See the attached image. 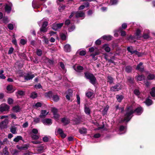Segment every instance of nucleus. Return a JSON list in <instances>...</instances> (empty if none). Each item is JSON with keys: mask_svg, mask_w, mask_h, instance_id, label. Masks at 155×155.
I'll use <instances>...</instances> for the list:
<instances>
[{"mask_svg": "<svg viewBox=\"0 0 155 155\" xmlns=\"http://www.w3.org/2000/svg\"><path fill=\"white\" fill-rule=\"evenodd\" d=\"M84 78L87 79L89 80L90 82L94 86L97 81L96 78L92 73L87 71L84 73Z\"/></svg>", "mask_w": 155, "mask_h": 155, "instance_id": "obj_1", "label": "nucleus"}, {"mask_svg": "<svg viewBox=\"0 0 155 155\" xmlns=\"http://www.w3.org/2000/svg\"><path fill=\"white\" fill-rule=\"evenodd\" d=\"M122 89V86L120 83H117L114 86L111 87L110 90L113 92L118 91Z\"/></svg>", "mask_w": 155, "mask_h": 155, "instance_id": "obj_2", "label": "nucleus"}, {"mask_svg": "<svg viewBox=\"0 0 155 155\" xmlns=\"http://www.w3.org/2000/svg\"><path fill=\"white\" fill-rule=\"evenodd\" d=\"M10 107L7 104L3 103L0 105V111L2 112L4 111H8Z\"/></svg>", "mask_w": 155, "mask_h": 155, "instance_id": "obj_3", "label": "nucleus"}, {"mask_svg": "<svg viewBox=\"0 0 155 155\" xmlns=\"http://www.w3.org/2000/svg\"><path fill=\"white\" fill-rule=\"evenodd\" d=\"M133 114V110H131L129 112H127L124 115L125 118L127 120V123L131 119L132 116H131Z\"/></svg>", "mask_w": 155, "mask_h": 155, "instance_id": "obj_4", "label": "nucleus"}, {"mask_svg": "<svg viewBox=\"0 0 155 155\" xmlns=\"http://www.w3.org/2000/svg\"><path fill=\"white\" fill-rule=\"evenodd\" d=\"M135 69L139 71L143 72L144 71V66L143 65V63L140 62L137 65Z\"/></svg>", "mask_w": 155, "mask_h": 155, "instance_id": "obj_5", "label": "nucleus"}, {"mask_svg": "<svg viewBox=\"0 0 155 155\" xmlns=\"http://www.w3.org/2000/svg\"><path fill=\"white\" fill-rule=\"evenodd\" d=\"M143 111V109L142 107H137L134 110H133V113H135L137 115L141 114Z\"/></svg>", "mask_w": 155, "mask_h": 155, "instance_id": "obj_6", "label": "nucleus"}, {"mask_svg": "<svg viewBox=\"0 0 155 155\" xmlns=\"http://www.w3.org/2000/svg\"><path fill=\"white\" fill-rule=\"evenodd\" d=\"M16 147L18 149L21 151L26 150L29 147V144H27L23 145L21 147L19 145H17Z\"/></svg>", "mask_w": 155, "mask_h": 155, "instance_id": "obj_7", "label": "nucleus"}, {"mask_svg": "<svg viewBox=\"0 0 155 155\" xmlns=\"http://www.w3.org/2000/svg\"><path fill=\"white\" fill-rule=\"evenodd\" d=\"M86 96L89 99H92L94 96V94L93 91H89L86 93Z\"/></svg>", "mask_w": 155, "mask_h": 155, "instance_id": "obj_8", "label": "nucleus"}, {"mask_svg": "<svg viewBox=\"0 0 155 155\" xmlns=\"http://www.w3.org/2000/svg\"><path fill=\"white\" fill-rule=\"evenodd\" d=\"M48 112H47L46 110H41V113L39 116V117L41 119H43L45 118V117L48 114Z\"/></svg>", "mask_w": 155, "mask_h": 155, "instance_id": "obj_9", "label": "nucleus"}, {"mask_svg": "<svg viewBox=\"0 0 155 155\" xmlns=\"http://www.w3.org/2000/svg\"><path fill=\"white\" fill-rule=\"evenodd\" d=\"M87 104H85L84 105V112L86 114L89 115L91 113V110L89 107L87 106Z\"/></svg>", "mask_w": 155, "mask_h": 155, "instance_id": "obj_10", "label": "nucleus"}, {"mask_svg": "<svg viewBox=\"0 0 155 155\" xmlns=\"http://www.w3.org/2000/svg\"><path fill=\"white\" fill-rule=\"evenodd\" d=\"M75 17L76 18H79L84 17H85V13L82 11L80 12H76Z\"/></svg>", "mask_w": 155, "mask_h": 155, "instance_id": "obj_11", "label": "nucleus"}, {"mask_svg": "<svg viewBox=\"0 0 155 155\" xmlns=\"http://www.w3.org/2000/svg\"><path fill=\"white\" fill-rule=\"evenodd\" d=\"M41 121L44 124H47L48 125H50L52 124V120L50 118L43 119L41 120Z\"/></svg>", "mask_w": 155, "mask_h": 155, "instance_id": "obj_12", "label": "nucleus"}, {"mask_svg": "<svg viewBox=\"0 0 155 155\" xmlns=\"http://www.w3.org/2000/svg\"><path fill=\"white\" fill-rule=\"evenodd\" d=\"M61 122L64 124V126L70 123V120L65 117H64L61 119Z\"/></svg>", "mask_w": 155, "mask_h": 155, "instance_id": "obj_13", "label": "nucleus"}, {"mask_svg": "<svg viewBox=\"0 0 155 155\" xmlns=\"http://www.w3.org/2000/svg\"><path fill=\"white\" fill-rule=\"evenodd\" d=\"M73 68L74 70L78 72H80L84 70V68L81 66L78 65L77 66L76 68H75V66H74Z\"/></svg>", "mask_w": 155, "mask_h": 155, "instance_id": "obj_14", "label": "nucleus"}, {"mask_svg": "<svg viewBox=\"0 0 155 155\" xmlns=\"http://www.w3.org/2000/svg\"><path fill=\"white\" fill-rule=\"evenodd\" d=\"M67 94L66 96V98L68 100H70V97L72 96L73 92L71 90H69L67 92Z\"/></svg>", "mask_w": 155, "mask_h": 155, "instance_id": "obj_15", "label": "nucleus"}, {"mask_svg": "<svg viewBox=\"0 0 155 155\" xmlns=\"http://www.w3.org/2000/svg\"><path fill=\"white\" fill-rule=\"evenodd\" d=\"M133 49V48L132 47L131 48L130 47H128L127 48V51L129 52L131 54H135L137 55L138 52L137 50L132 51Z\"/></svg>", "mask_w": 155, "mask_h": 155, "instance_id": "obj_16", "label": "nucleus"}, {"mask_svg": "<svg viewBox=\"0 0 155 155\" xmlns=\"http://www.w3.org/2000/svg\"><path fill=\"white\" fill-rule=\"evenodd\" d=\"M125 71L127 73H131L133 71L132 67L130 65L126 66L125 68Z\"/></svg>", "mask_w": 155, "mask_h": 155, "instance_id": "obj_17", "label": "nucleus"}, {"mask_svg": "<svg viewBox=\"0 0 155 155\" xmlns=\"http://www.w3.org/2000/svg\"><path fill=\"white\" fill-rule=\"evenodd\" d=\"M16 95L18 98L20 97L21 96H23L25 94L24 91L22 90H18L15 93Z\"/></svg>", "mask_w": 155, "mask_h": 155, "instance_id": "obj_18", "label": "nucleus"}, {"mask_svg": "<svg viewBox=\"0 0 155 155\" xmlns=\"http://www.w3.org/2000/svg\"><path fill=\"white\" fill-rule=\"evenodd\" d=\"M102 48L107 52H109L110 51V48L109 47V45L107 44H104L102 46Z\"/></svg>", "mask_w": 155, "mask_h": 155, "instance_id": "obj_19", "label": "nucleus"}, {"mask_svg": "<svg viewBox=\"0 0 155 155\" xmlns=\"http://www.w3.org/2000/svg\"><path fill=\"white\" fill-rule=\"evenodd\" d=\"M45 97L51 99L53 96V93L51 91H49L48 92H45L44 94Z\"/></svg>", "mask_w": 155, "mask_h": 155, "instance_id": "obj_20", "label": "nucleus"}, {"mask_svg": "<svg viewBox=\"0 0 155 155\" xmlns=\"http://www.w3.org/2000/svg\"><path fill=\"white\" fill-rule=\"evenodd\" d=\"M21 109L18 105H16L13 107L12 110L14 112L17 113L20 111Z\"/></svg>", "mask_w": 155, "mask_h": 155, "instance_id": "obj_21", "label": "nucleus"}, {"mask_svg": "<svg viewBox=\"0 0 155 155\" xmlns=\"http://www.w3.org/2000/svg\"><path fill=\"white\" fill-rule=\"evenodd\" d=\"M117 32L120 33V35L121 36L124 37L126 35V32L125 31L123 30L122 28L120 27H119L117 31Z\"/></svg>", "mask_w": 155, "mask_h": 155, "instance_id": "obj_22", "label": "nucleus"}, {"mask_svg": "<svg viewBox=\"0 0 155 155\" xmlns=\"http://www.w3.org/2000/svg\"><path fill=\"white\" fill-rule=\"evenodd\" d=\"M6 89L9 93H12L15 91V90L13 89L12 86L8 85L6 87Z\"/></svg>", "mask_w": 155, "mask_h": 155, "instance_id": "obj_23", "label": "nucleus"}, {"mask_svg": "<svg viewBox=\"0 0 155 155\" xmlns=\"http://www.w3.org/2000/svg\"><path fill=\"white\" fill-rule=\"evenodd\" d=\"M78 131L81 134H86L87 133V129L84 127L80 128Z\"/></svg>", "mask_w": 155, "mask_h": 155, "instance_id": "obj_24", "label": "nucleus"}, {"mask_svg": "<svg viewBox=\"0 0 155 155\" xmlns=\"http://www.w3.org/2000/svg\"><path fill=\"white\" fill-rule=\"evenodd\" d=\"M34 77V74L30 75L29 73H28L26 76H25V78L26 80H29L32 79Z\"/></svg>", "mask_w": 155, "mask_h": 155, "instance_id": "obj_25", "label": "nucleus"}, {"mask_svg": "<svg viewBox=\"0 0 155 155\" xmlns=\"http://www.w3.org/2000/svg\"><path fill=\"white\" fill-rule=\"evenodd\" d=\"M113 38V37L110 35H104L102 36V38L104 40H106L107 41H111Z\"/></svg>", "mask_w": 155, "mask_h": 155, "instance_id": "obj_26", "label": "nucleus"}, {"mask_svg": "<svg viewBox=\"0 0 155 155\" xmlns=\"http://www.w3.org/2000/svg\"><path fill=\"white\" fill-rule=\"evenodd\" d=\"M141 33V31L139 29H137L136 31V32L135 33V35L137 36L136 39L137 40L140 39L141 36H140V35Z\"/></svg>", "mask_w": 155, "mask_h": 155, "instance_id": "obj_27", "label": "nucleus"}, {"mask_svg": "<svg viewBox=\"0 0 155 155\" xmlns=\"http://www.w3.org/2000/svg\"><path fill=\"white\" fill-rule=\"evenodd\" d=\"M64 49L65 51L67 52H69L71 51L70 45L68 44H66L64 45Z\"/></svg>", "mask_w": 155, "mask_h": 155, "instance_id": "obj_28", "label": "nucleus"}, {"mask_svg": "<svg viewBox=\"0 0 155 155\" xmlns=\"http://www.w3.org/2000/svg\"><path fill=\"white\" fill-rule=\"evenodd\" d=\"M107 82H108L110 84H111L113 83L114 79L110 75H108L107 77Z\"/></svg>", "mask_w": 155, "mask_h": 155, "instance_id": "obj_29", "label": "nucleus"}, {"mask_svg": "<svg viewBox=\"0 0 155 155\" xmlns=\"http://www.w3.org/2000/svg\"><path fill=\"white\" fill-rule=\"evenodd\" d=\"M116 98L118 102H120L124 99V96L122 95L117 94L116 96Z\"/></svg>", "mask_w": 155, "mask_h": 155, "instance_id": "obj_30", "label": "nucleus"}, {"mask_svg": "<svg viewBox=\"0 0 155 155\" xmlns=\"http://www.w3.org/2000/svg\"><path fill=\"white\" fill-rule=\"evenodd\" d=\"M144 103L147 106H149L152 104L153 101L151 100L149 98H147L146 99Z\"/></svg>", "mask_w": 155, "mask_h": 155, "instance_id": "obj_31", "label": "nucleus"}, {"mask_svg": "<svg viewBox=\"0 0 155 155\" xmlns=\"http://www.w3.org/2000/svg\"><path fill=\"white\" fill-rule=\"evenodd\" d=\"M52 98L53 101L55 102H57L60 99L59 96L57 94L53 95Z\"/></svg>", "mask_w": 155, "mask_h": 155, "instance_id": "obj_32", "label": "nucleus"}, {"mask_svg": "<svg viewBox=\"0 0 155 155\" xmlns=\"http://www.w3.org/2000/svg\"><path fill=\"white\" fill-rule=\"evenodd\" d=\"M127 82L130 84L134 83V78L131 76H128L127 78Z\"/></svg>", "mask_w": 155, "mask_h": 155, "instance_id": "obj_33", "label": "nucleus"}, {"mask_svg": "<svg viewBox=\"0 0 155 155\" xmlns=\"http://www.w3.org/2000/svg\"><path fill=\"white\" fill-rule=\"evenodd\" d=\"M5 10L6 12L8 13H9L12 10L11 7L8 5H6L5 6Z\"/></svg>", "mask_w": 155, "mask_h": 155, "instance_id": "obj_34", "label": "nucleus"}, {"mask_svg": "<svg viewBox=\"0 0 155 155\" xmlns=\"http://www.w3.org/2000/svg\"><path fill=\"white\" fill-rule=\"evenodd\" d=\"M20 140H23L22 137L21 136H18L14 139L13 141L16 142H18Z\"/></svg>", "mask_w": 155, "mask_h": 155, "instance_id": "obj_35", "label": "nucleus"}, {"mask_svg": "<svg viewBox=\"0 0 155 155\" xmlns=\"http://www.w3.org/2000/svg\"><path fill=\"white\" fill-rule=\"evenodd\" d=\"M17 128L15 126H12L10 129V132L14 134L16 133Z\"/></svg>", "mask_w": 155, "mask_h": 155, "instance_id": "obj_36", "label": "nucleus"}, {"mask_svg": "<svg viewBox=\"0 0 155 155\" xmlns=\"http://www.w3.org/2000/svg\"><path fill=\"white\" fill-rule=\"evenodd\" d=\"M155 77V75L152 74H149L147 76V78L149 80L154 79Z\"/></svg>", "mask_w": 155, "mask_h": 155, "instance_id": "obj_37", "label": "nucleus"}, {"mask_svg": "<svg viewBox=\"0 0 155 155\" xmlns=\"http://www.w3.org/2000/svg\"><path fill=\"white\" fill-rule=\"evenodd\" d=\"M99 52L98 51H95L94 53L91 54V56L92 57V58L94 59L95 60L97 59V58H96L95 56L99 54Z\"/></svg>", "mask_w": 155, "mask_h": 155, "instance_id": "obj_38", "label": "nucleus"}, {"mask_svg": "<svg viewBox=\"0 0 155 155\" xmlns=\"http://www.w3.org/2000/svg\"><path fill=\"white\" fill-rule=\"evenodd\" d=\"M37 96V94L35 92H33L31 94L30 97L34 99L36 98Z\"/></svg>", "mask_w": 155, "mask_h": 155, "instance_id": "obj_39", "label": "nucleus"}, {"mask_svg": "<svg viewBox=\"0 0 155 155\" xmlns=\"http://www.w3.org/2000/svg\"><path fill=\"white\" fill-rule=\"evenodd\" d=\"M66 6L62 4H61L58 7V9L60 12L64 10Z\"/></svg>", "mask_w": 155, "mask_h": 155, "instance_id": "obj_40", "label": "nucleus"}, {"mask_svg": "<svg viewBox=\"0 0 155 155\" xmlns=\"http://www.w3.org/2000/svg\"><path fill=\"white\" fill-rule=\"evenodd\" d=\"M3 152L4 155H9L8 149L7 147H5L3 150Z\"/></svg>", "mask_w": 155, "mask_h": 155, "instance_id": "obj_41", "label": "nucleus"}, {"mask_svg": "<svg viewBox=\"0 0 155 155\" xmlns=\"http://www.w3.org/2000/svg\"><path fill=\"white\" fill-rule=\"evenodd\" d=\"M75 28V26L74 25H71L70 27L68 28V31L71 32L73 31Z\"/></svg>", "mask_w": 155, "mask_h": 155, "instance_id": "obj_42", "label": "nucleus"}, {"mask_svg": "<svg viewBox=\"0 0 155 155\" xmlns=\"http://www.w3.org/2000/svg\"><path fill=\"white\" fill-rule=\"evenodd\" d=\"M60 37L61 39L63 41H64L66 39V36L65 34L62 33L60 34Z\"/></svg>", "mask_w": 155, "mask_h": 155, "instance_id": "obj_43", "label": "nucleus"}, {"mask_svg": "<svg viewBox=\"0 0 155 155\" xmlns=\"http://www.w3.org/2000/svg\"><path fill=\"white\" fill-rule=\"evenodd\" d=\"M118 2V0H110V3L111 5H115L117 4Z\"/></svg>", "mask_w": 155, "mask_h": 155, "instance_id": "obj_44", "label": "nucleus"}, {"mask_svg": "<svg viewBox=\"0 0 155 155\" xmlns=\"http://www.w3.org/2000/svg\"><path fill=\"white\" fill-rule=\"evenodd\" d=\"M127 125L125 124V126H124L123 125H121L120 126L119 128V130L120 131H122L125 129H127Z\"/></svg>", "mask_w": 155, "mask_h": 155, "instance_id": "obj_45", "label": "nucleus"}, {"mask_svg": "<svg viewBox=\"0 0 155 155\" xmlns=\"http://www.w3.org/2000/svg\"><path fill=\"white\" fill-rule=\"evenodd\" d=\"M144 76L143 75H138L137 77V80L139 81H142L144 79Z\"/></svg>", "mask_w": 155, "mask_h": 155, "instance_id": "obj_46", "label": "nucleus"}, {"mask_svg": "<svg viewBox=\"0 0 155 155\" xmlns=\"http://www.w3.org/2000/svg\"><path fill=\"white\" fill-rule=\"evenodd\" d=\"M51 111L53 115L58 114V110L55 107H53Z\"/></svg>", "mask_w": 155, "mask_h": 155, "instance_id": "obj_47", "label": "nucleus"}, {"mask_svg": "<svg viewBox=\"0 0 155 155\" xmlns=\"http://www.w3.org/2000/svg\"><path fill=\"white\" fill-rule=\"evenodd\" d=\"M32 6L34 8H38V6L37 2L34 1L32 2Z\"/></svg>", "mask_w": 155, "mask_h": 155, "instance_id": "obj_48", "label": "nucleus"}, {"mask_svg": "<svg viewBox=\"0 0 155 155\" xmlns=\"http://www.w3.org/2000/svg\"><path fill=\"white\" fill-rule=\"evenodd\" d=\"M47 31L48 29L47 28H44L42 27H41L40 29V31L43 33H45Z\"/></svg>", "mask_w": 155, "mask_h": 155, "instance_id": "obj_49", "label": "nucleus"}, {"mask_svg": "<svg viewBox=\"0 0 155 155\" xmlns=\"http://www.w3.org/2000/svg\"><path fill=\"white\" fill-rule=\"evenodd\" d=\"M53 117L54 119H55L56 120H58L60 116L59 114H53Z\"/></svg>", "mask_w": 155, "mask_h": 155, "instance_id": "obj_50", "label": "nucleus"}, {"mask_svg": "<svg viewBox=\"0 0 155 155\" xmlns=\"http://www.w3.org/2000/svg\"><path fill=\"white\" fill-rule=\"evenodd\" d=\"M14 100L12 98H9L7 100V102L8 104L11 105L13 104Z\"/></svg>", "mask_w": 155, "mask_h": 155, "instance_id": "obj_51", "label": "nucleus"}, {"mask_svg": "<svg viewBox=\"0 0 155 155\" xmlns=\"http://www.w3.org/2000/svg\"><path fill=\"white\" fill-rule=\"evenodd\" d=\"M44 147L43 146H40L38 147L37 150L38 152H42L44 150Z\"/></svg>", "mask_w": 155, "mask_h": 155, "instance_id": "obj_52", "label": "nucleus"}, {"mask_svg": "<svg viewBox=\"0 0 155 155\" xmlns=\"http://www.w3.org/2000/svg\"><path fill=\"white\" fill-rule=\"evenodd\" d=\"M31 137L34 140H37L39 138V137L37 135L35 134H32L31 135Z\"/></svg>", "mask_w": 155, "mask_h": 155, "instance_id": "obj_53", "label": "nucleus"}, {"mask_svg": "<svg viewBox=\"0 0 155 155\" xmlns=\"http://www.w3.org/2000/svg\"><path fill=\"white\" fill-rule=\"evenodd\" d=\"M125 122V124L127 125V120L124 118V119H121V120L119 121V123L121 124L123 123L124 122Z\"/></svg>", "mask_w": 155, "mask_h": 155, "instance_id": "obj_54", "label": "nucleus"}, {"mask_svg": "<svg viewBox=\"0 0 155 155\" xmlns=\"http://www.w3.org/2000/svg\"><path fill=\"white\" fill-rule=\"evenodd\" d=\"M19 55L20 57L23 58L24 59H26L27 58V56L26 54L24 53H19Z\"/></svg>", "mask_w": 155, "mask_h": 155, "instance_id": "obj_55", "label": "nucleus"}, {"mask_svg": "<svg viewBox=\"0 0 155 155\" xmlns=\"http://www.w3.org/2000/svg\"><path fill=\"white\" fill-rule=\"evenodd\" d=\"M42 38H43V41L46 44H48L49 41L46 36H44Z\"/></svg>", "mask_w": 155, "mask_h": 155, "instance_id": "obj_56", "label": "nucleus"}, {"mask_svg": "<svg viewBox=\"0 0 155 155\" xmlns=\"http://www.w3.org/2000/svg\"><path fill=\"white\" fill-rule=\"evenodd\" d=\"M127 38V39L128 40H129L130 39H131V40H134L135 38H136L135 36H132V35H130V36L128 37Z\"/></svg>", "mask_w": 155, "mask_h": 155, "instance_id": "obj_57", "label": "nucleus"}, {"mask_svg": "<svg viewBox=\"0 0 155 155\" xmlns=\"http://www.w3.org/2000/svg\"><path fill=\"white\" fill-rule=\"evenodd\" d=\"M37 54L39 56H41L42 54V52L40 49H37L36 52Z\"/></svg>", "mask_w": 155, "mask_h": 155, "instance_id": "obj_58", "label": "nucleus"}, {"mask_svg": "<svg viewBox=\"0 0 155 155\" xmlns=\"http://www.w3.org/2000/svg\"><path fill=\"white\" fill-rule=\"evenodd\" d=\"M8 28L11 30H12L14 28L13 25L11 23L8 24Z\"/></svg>", "mask_w": 155, "mask_h": 155, "instance_id": "obj_59", "label": "nucleus"}, {"mask_svg": "<svg viewBox=\"0 0 155 155\" xmlns=\"http://www.w3.org/2000/svg\"><path fill=\"white\" fill-rule=\"evenodd\" d=\"M48 25V22L47 21H44L42 24L41 27L46 28V27Z\"/></svg>", "mask_w": 155, "mask_h": 155, "instance_id": "obj_60", "label": "nucleus"}, {"mask_svg": "<svg viewBox=\"0 0 155 155\" xmlns=\"http://www.w3.org/2000/svg\"><path fill=\"white\" fill-rule=\"evenodd\" d=\"M43 141L45 142H47L49 141V138L48 137L45 136L43 138Z\"/></svg>", "mask_w": 155, "mask_h": 155, "instance_id": "obj_61", "label": "nucleus"}, {"mask_svg": "<svg viewBox=\"0 0 155 155\" xmlns=\"http://www.w3.org/2000/svg\"><path fill=\"white\" fill-rule=\"evenodd\" d=\"M86 54V51L84 50H82L80 51L79 54L81 56H84Z\"/></svg>", "mask_w": 155, "mask_h": 155, "instance_id": "obj_62", "label": "nucleus"}, {"mask_svg": "<svg viewBox=\"0 0 155 155\" xmlns=\"http://www.w3.org/2000/svg\"><path fill=\"white\" fill-rule=\"evenodd\" d=\"M80 123L79 120L77 119H75L74 120V125L79 124Z\"/></svg>", "mask_w": 155, "mask_h": 155, "instance_id": "obj_63", "label": "nucleus"}, {"mask_svg": "<svg viewBox=\"0 0 155 155\" xmlns=\"http://www.w3.org/2000/svg\"><path fill=\"white\" fill-rule=\"evenodd\" d=\"M142 37L144 39H147L149 38V36L147 34L144 33L142 36Z\"/></svg>", "mask_w": 155, "mask_h": 155, "instance_id": "obj_64", "label": "nucleus"}]
</instances>
